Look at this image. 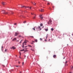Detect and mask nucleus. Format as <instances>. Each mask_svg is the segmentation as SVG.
Instances as JSON below:
<instances>
[{"mask_svg": "<svg viewBox=\"0 0 73 73\" xmlns=\"http://www.w3.org/2000/svg\"><path fill=\"white\" fill-rule=\"evenodd\" d=\"M30 37H32V38H34V37L33 36H30Z\"/></svg>", "mask_w": 73, "mask_h": 73, "instance_id": "20", "label": "nucleus"}, {"mask_svg": "<svg viewBox=\"0 0 73 73\" xmlns=\"http://www.w3.org/2000/svg\"><path fill=\"white\" fill-rule=\"evenodd\" d=\"M47 5H50V3H48Z\"/></svg>", "mask_w": 73, "mask_h": 73, "instance_id": "27", "label": "nucleus"}, {"mask_svg": "<svg viewBox=\"0 0 73 73\" xmlns=\"http://www.w3.org/2000/svg\"><path fill=\"white\" fill-rule=\"evenodd\" d=\"M45 41H46V40H45Z\"/></svg>", "mask_w": 73, "mask_h": 73, "instance_id": "46", "label": "nucleus"}, {"mask_svg": "<svg viewBox=\"0 0 73 73\" xmlns=\"http://www.w3.org/2000/svg\"><path fill=\"white\" fill-rule=\"evenodd\" d=\"M36 29L37 30L38 29H39V30H40V31L41 30V27H40V26H38V27H36Z\"/></svg>", "mask_w": 73, "mask_h": 73, "instance_id": "3", "label": "nucleus"}, {"mask_svg": "<svg viewBox=\"0 0 73 73\" xmlns=\"http://www.w3.org/2000/svg\"><path fill=\"white\" fill-rule=\"evenodd\" d=\"M28 46H30L31 47H32V46L30 45H28Z\"/></svg>", "mask_w": 73, "mask_h": 73, "instance_id": "31", "label": "nucleus"}, {"mask_svg": "<svg viewBox=\"0 0 73 73\" xmlns=\"http://www.w3.org/2000/svg\"><path fill=\"white\" fill-rule=\"evenodd\" d=\"M19 58H21V57L19 56Z\"/></svg>", "mask_w": 73, "mask_h": 73, "instance_id": "52", "label": "nucleus"}, {"mask_svg": "<svg viewBox=\"0 0 73 73\" xmlns=\"http://www.w3.org/2000/svg\"><path fill=\"white\" fill-rule=\"evenodd\" d=\"M16 57H17V55H16Z\"/></svg>", "mask_w": 73, "mask_h": 73, "instance_id": "54", "label": "nucleus"}, {"mask_svg": "<svg viewBox=\"0 0 73 73\" xmlns=\"http://www.w3.org/2000/svg\"><path fill=\"white\" fill-rule=\"evenodd\" d=\"M24 62H23V63H22V65H24Z\"/></svg>", "mask_w": 73, "mask_h": 73, "instance_id": "34", "label": "nucleus"}, {"mask_svg": "<svg viewBox=\"0 0 73 73\" xmlns=\"http://www.w3.org/2000/svg\"><path fill=\"white\" fill-rule=\"evenodd\" d=\"M16 66V67H19V66L20 67V66Z\"/></svg>", "mask_w": 73, "mask_h": 73, "instance_id": "22", "label": "nucleus"}, {"mask_svg": "<svg viewBox=\"0 0 73 73\" xmlns=\"http://www.w3.org/2000/svg\"><path fill=\"white\" fill-rule=\"evenodd\" d=\"M24 49H23V50H21V52L23 51H24Z\"/></svg>", "mask_w": 73, "mask_h": 73, "instance_id": "24", "label": "nucleus"}, {"mask_svg": "<svg viewBox=\"0 0 73 73\" xmlns=\"http://www.w3.org/2000/svg\"><path fill=\"white\" fill-rule=\"evenodd\" d=\"M43 25L41 23L40 24V26H41V27H42V25Z\"/></svg>", "mask_w": 73, "mask_h": 73, "instance_id": "21", "label": "nucleus"}, {"mask_svg": "<svg viewBox=\"0 0 73 73\" xmlns=\"http://www.w3.org/2000/svg\"><path fill=\"white\" fill-rule=\"evenodd\" d=\"M33 44V43H31V44Z\"/></svg>", "mask_w": 73, "mask_h": 73, "instance_id": "50", "label": "nucleus"}, {"mask_svg": "<svg viewBox=\"0 0 73 73\" xmlns=\"http://www.w3.org/2000/svg\"><path fill=\"white\" fill-rule=\"evenodd\" d=\"M16 40V38H14L13 40L12 41H14Z\"/></svg>", "mask_w": 73, "mask_h": 73, "instance_id": "7", "label": "nucleus"}, {"mask_svg": "<svg viewBox=\"0 0 73 73\" xmlns=\"http://www.w3.org/2000/svg\"><path fill=\"white\" fill-rule=\"evenodd\" d=\"M29 8H30V9H31V7H29Z\"/></svg>", "mask_w": 73, "mask_h": 73, "instance_id": "37", "label": "nucleus"}, {"mask_svg": "<svg viewBox=\"0 0 73 73\" xmlns=\"http://www.w3.org/2000/svg\"><path fill=\"white\" fill-rule=\"evenodd\" d=\"M21 72H20V73H21Z\"/></svg>", "mask_w": 73, "mask_h": 73, "instance_id": "51", "label": "nucleus"}, {"mask_svg": "<svg viewBox=\"0 0 73 73\" xmlns=\"http://www.w3.org/2000/svg\"><path fill=\"white\" fill-rule=\"evenodd\" d=\"M67 62H68V61H66L65 63V65H66V64H67Z\"/></svg>", "mask_w": 73, "mask_h": 73, "instance_id": "23", "label": "nucleus"}, {"mask_svg": "<svg viewBox=\"0 0 73 73\" xmlns=\"http://www.w3.org/2000/svg\"><path fill=\"white\" fill-rule=\"evenodd\" d=\"M56 57V55H54L53 56V57H54V58H55V57Z\"/></svg>", "mask_w": 73, "mask_h": 73, "instance_id": "10", "label": "nucleus"}, {"mask_svg": "<svg viewBox=\"0 0 73 73\" xmlns=\"http://www.w3.org/2000/svg\"><path fill=\"white\" fill-rule=\"evenodd\" d=\"M3 66L4 67H5V66H4V65H3Z\"/></svg>", "mask_w": 73, "mask_h": 73, "instance_id": "39", "label": "nucleus"}, {"mask_svg": "<svg viewBox=\"0 0 73 73\" xmlns=\"http://www.w3.org/2000/svg\"><path fill=\"white\" fill-rule=\"evenodd\" d=\"M26 23V21H25L23 22V23Z\"/></svg>", "mask_w": 73, "mask_h": 73, "instance_id": "28", "label": "nucleus"}, {"mask_svg": "<svg viewBox=\"0 0 73 73\" xmlns=\"http://www.w3.org/2000/svg\"><path fill=\"white\" fill-rule=\"evenodd\" d=\"M70 73H72V72H70Z\"/></svg>", "mask_w": 73, "mask_h": 73, "instance_id": "55", "label": "nucleus"}, {"mask_svg": "<svg viewBox=\"0 0 73 73\" xmlns=\"http://www.w3.org/2000/svg\"><path fill=\"white\" fill-rule=\"evenodd\" d=\"M18 63H19V64H20V62H18Z\"/></svg>", "mask_w": 73, "mask_h": 73, "instance_id": "41", "label": "nucleus"}, {"mask_svg": "<svg viewBox=\"0 0 73 73\" xmlns=\"http://www.w3.org/2000/svg\"><path fill=\"white\" fill-rule=\"evenodd\" d=\"M16 24H17V23H15L14 24V25H16Z\"/></svg>", "mask_w": 73, "mask_h": 73, "instance_id": "35", "label": "nucleus"}, {"mask_svg": "<svg viewBox=\"0 0 73 73\" xmlns=\"http://www.w3.org/2000/svg\"><path fill=\"white\" fill-rule=\"evenodd\" d=\"M33 50V51H34V50Z\"/></svg>", "mask_w": 73, "mask_h": 73, "instance_id": "48", "label": "nucleus"}, {"mask_svg": "<svg viewBox=\"0 0 73 73\" xmlns=\"http://www.w3.org/2000/svg\"><path fill=\"white\" fill-rule=\"evenodd\" d=\"M2 4H3V5H4L5 4V3L4 2H3L2 3Z\"/></svg>", "mask_w": 73, "mask_h": 73, "instance_id": "6", "label": "nucleus"}, {"mask_svg": "<svg viewBox=\"0 0 73 73\" xmlns=\"http://www.w3.org/2000/svg\"><path fill=\"white\" fill-rule=\"evenodd\" d=\"M2 12H3V13H5V11H2Z\"/></svg>", "mask_w": 73, "mask_h": 73, "instance_id": "17", "label": "nucleus"}, {"mask_svg": "<svg viewBox=\"0 0 73 73\" xmlns=\"http://www.w3.org/2000/svg\"><path fill=\"white\" fill-rule=\"evenodd\" d=\"M36 15H35V16H34V17L33 18V19H35V18H36Z\"/></svg>", "mask_w": 73, "mask_h": 73, "instance_id": "14", "label": "nucleus"}, {"mask_svg": "<svg viewBox=\"0 0 73 73\" xmlns=\"http://www.w3.org/2000/svg\"><path fill=\"white\" fill-rule=\"evenodd\" d=\"M33 29L34 31H35V27H34V28H33Z\"/></svg>", "mask_w": 73, "mask_h": 73, "instance_id": "19", "label": "nucleus"}, {"mask_svg": "<svg viewBox=\"0 0 73 73\" xmlns=\"http://www.w3.org/2000/svg\"><path fill=\"white\" fill-rule=\"evenodd\" d=\"M35 41L36 42H37V39H35Z\"/></svg>", "mask_w": 73, "mask_h": 73, "instance_id": "16", "label": "nucleus"}, {"mask_svg": "<svg viewBox=\"0 0 73 73\" xmlns=\"http://www.w3.org/2000/svg\"><path fill=\"white\" fill-rule=\"evenodd\" d=\"M73 67H72V68H71V70L72 69H73Z\"/></svg>", "mask_w": 73, "mask_h": 73, "instance_id": "26", "label": "nucleus"}, {"mask_svg": "<svg viewBox=\"0 0 73 73\" xmlns=\"http://www.w3.org/2000/svg\"><path fill=\"white\" fill-rule=\"evenodd\" d=\"M7 49H6L5 50V52H7Z\"/></svg>", "mask_w": 73, "mask_h": 73, "instance_id": "32", "label": "nucleus"}, {"mask_svg": "<svg viewBox=\"0 0 73 73\" xmlns=\"http://www.w3.org/2000/svg\"><path fill=\"white\" fill-rule=\"evenodd\" d=\"M32 3L34 5H36V3H35V2Z\"/></svg>", "mask_w": 73, "mask_h": 73, "instance_id": "13", "label": "nucleus"}, {"mask_svg": "<svg viewBox=\"0 0 73 73\" xmlns=\"http://www.w3.org/2000/svg\"><path fill=\"white\" fill-rule=\"evenodd\" d=\"M51 29L52 31H53V30H54V29H53V28H51Z\"/></svg>", "mask_w": 73, "mask_h": 73, "instance_id": "15", "label": "nucleus"}, {"mask_svg": "<svg viewBox=\"0 0 73 73\" xmlns=\"http://www.w3.org/2000/svg\"><path fill=\"white\" fill-rule=\"evenodd\" d=\"M25 52H27V51H28V50H25Z\"/></svg>", "mask_w": 73, "mask_h": 73, "instance_id": "44", "label": "nucleus"}, {"mask_svg": "<svg viewBox=\"0 0 73 73\" xmlns=\"http://www.w3.org/2000/svg\"><path fill=\"white\" fill-rule=\"evenodd\" d=\"M42 16V15H41L39 16L40 19H43V17Z\"/></svg>", "mask_w": 73, "mask_h": 73, "instance_id": "4", "label": "nucleus"}, {"mask_svg": "<svg viewBox=\"0 0 73 73\" xmlns=\"http://www.w3.org/2000/svg\"><path fill=\"white\" fill-rule=\"evenodd\" d=\"M3 46H2V48H1V50L2 51H3Z\"/></svg>", "mask_w": 73, "mask_h": 73, "instance_id": "18", "label": "nucleus"}, {"mask_svg": "<svg viewBox=\"0 0 73 73\" xmlns=\"http://www.w3.org/2000/svg\"><path fill=\"white\" fill-rule=\"evenodd\" d=\"M11 14H13V12H12V11H11Z\"/></svg>", "mask_w": 73, "mask_h": 73, "instance_id": "33", "label": "nucleus"}, {"mask_svg": "<svg viewBox=\"0 0 73 73\" xmlns=\"http://www.w3.org/2000/svg\"><path fill=\"white\" fill-rule=\"evenodd\" d=\"M18 34H19V33H15V36H17V35Z\"/></svg>", "mask_w": 73, "mask_h": 73, "instance_id": "5", "label": "nucleus"}, {"mask_svg": "<svg viewBox=\"0 0 73 73\" xmlns=\"http://www.w3.org/2000/svg\"><path fill=\"white\" fill-rule=\"evenodd\" d=\"M26 47H27V46H25V48H26Z\"/></svg>", "mask_w": 73, "mask_h": 73, "instance_id": "47", "label": "nucleus"}, {"mask_svg": "<svg viewBox=\"0 0 73 73\" xmlns=\"http://www.w3.org/2000/svg\"><path fill=\"white\" fill-rule=\"evenodd\" d=\"M11 39H12V38H11Z\"/></svg>", "mask_w": 73, "mask_h": 73, "instance_id": "56", "label": "nucleus"}, {"mask_svg": "<svg viewBox=\"0 0 73 73\" xmlns=\"http://www.w3.org/2000/svg\"><path fill=\"white\" fill-rule=\"evenodd\" d=\"M45 31H48V29L47 28V29H45Z\"/></svg>", "mask_w": 73, "mask_h": 73, "instance_id": "11", "label": "nucleus"}, {"mask_svg": "<svg viewBox=\"0 0 73 73\" xmlns=\"http://www.w3.org/2000/svg\"><path fill=\"white\" fill-rule=\"evenodd\" d=\"M31 15H33V14L32 13H31Z\"/></svg>", "mask_w": 73, "mask_h": 73, "instance_id": "49", "label": "nucleus"}, {"mask_svg": "<svg viewBox=\"0 0 73 73\" xmlns=\"http://www.w3.org/2000/svg\"><path fill=\"white\" fill-rule=\"evenodd\" d=\"M23 18H25V17L24 16H23Z\"/></svg>", "mask_w": 73, "mask_h": 73, "instance_id": "38", "label": "nucleus"}, {"mask_svg": "<svg viewBox=\"0 0 73 73\" xmlns=\"http://www.w3.org/2000/svg\"><path fill=\"white\" fill-rule=\"evenodd\" d=\"M11 49H16V48L13 47L12 48H11Z\"/></svg>", "mask_w": 73, "mask_h": 73, "instance_id": "9", "label": "nucleus"}, {"mask_svg": "<svg viewBox=\"0 0 73 73\" xmlns=\"http://www.w3.org/2000/svg\"><path fill=\"white\" fill-rule=\"evenodd\" d=\"M40 40H42V39L41 38H40Z\"/></svg>", "mask_w": 73, "mask_h": 73, "instance_id": "36", "label": "nucleus"}, {"mask_svg": "<svg viewBox=\"0 0 73 73\" xmlns=\"http://www.w3.org/2000/svg\"><path fill=\"white\" fill-rule=\"evenodd\" d=\"M24 57H26V56L25 55Z\"/></svg>", "mask_w": 73, "mask_h": 73, "instance_id": "45", "label": "nucleus"}, {"mask_svg": "<svg viewBox=\"0 0 73 73\" xmlns=\"http://www.w3.org/2000/svg\"><path fill=\"white\" fill-rule=\"evenodd\" d=\"M5 14H8V12H5Z\"/></svg>", "mask_w": 73, "mask_h": 73, "instance_id": "25", "label": "nucleus"}, {"mask_svg": "<svg viewBox=\"0 0 73 73\" xmlns=\"http://www.w3.org/2000/svg\"><path fill=\"white\" fill-rule=\"evenodd\" d=\"M25 7V8H27V7H26L25 6H22L21 7V8H23V7Z\"/></svg>", "mask_w": 73, "mask_h": 73, "instance_id": "8", "label": "nucleus"}, {"mask_svg": "<svg viewBox=\"0 0 73 73\" xmlns=\"http://www.w3.org/2000/svg\"><path fill=\"white\" fill-rule=\"evenodd\" d=\"M47 36H46V38H47Z\"/></svg>", "mask_w": 73, "mask_h": 73, "instance_id": "53", "label": "nucleus"}, {"mask_svg": "<svg viewBox=\"0 0 73 73\" xmlns=\"http://www.w3.org/2000/svg\"><path fill=\"white\" fill-rule=\"evenodd\" d=\"M19 54H20V56H21V52H19Z\"/></svg>", "mask_w": 73, "mask_h": 73, "instance_id": "30", "label": "nucleus"}, {"mask_svg": "<svg viewBox=\"0 0 73 73\" xmlns=\"http://www.w3.org/2000/svg\"><path fill=\"white\" fill-rule=\"evenodd\" d=\"M27 8H29V7H27Z\"/></svg>", "mask_w": 73, "mask_h": 73, "instance_id": "40", "label": "nucleus"}, {"mask_svg": "<svg viewBox=\"0 0 73 73\" xmlns=\"http://www.w3.org/2000/svg\"><path fill=\"white\" fill-rule=\"evenodd\" d=\"M19 37H21V35H19Z\"/></svg>", "mask_w": 73, "mask_h": 73, "instance_id": "29", "label": "nucleus"}, {"mask_svg": "<svg viewBox=\"0 0 73 73\" xmlns=\"http://www.w3.org/2000/svg\"><path fill=\"white\" fill-rule=\"evenodd\" d=\"M27 42H28V41L27 40H25V41L23 42V47L24 48V44H25V45H27Z\"/></svg>", "mask_w": 73, "mask_h": 73, "instance_id": "1", "label": "nucleus"}, {"mask_svg": "<svg viewBox=\"0 0 73 73\" xmlns=\"http://www.w3.org/2000/svg\"><path fill=\"white\" fill-rule=\"evenodd\" d=\"M41 12H44V9H41Z\"/></svg>", "mask_w": 73, "mask_h": 73, "instance_id": "12", "label": "nucleus"}, {"mask_svg": "<svg viewBox=\"0 0 73 73\" xmlns=\"http://www.w3.org/2000/svg\"><path fill=\"white\" fill-rule=\"evenodd\" d=\"M33 42H35L34 41H33Z\"/></svg>", "mask_w": 73, "mask_h": 73, "instance_id": "42", "label": "nucleus"}, {"mask_svg": "<svg viewBox=\"0 0 73 73\" xmlns=\"http://www.w3.org/2000/svg\"><path fill=\"white\" fill-rule=\"evenodd\" d=\"M52 20H51V19H50L49 20V22H48V24H52Z\"/></svg>", "mask_w": 73, "mask_h": 73, "instance_id": "2", "label": "nucleus"}, {"mask_svg": "<svg viewBox=\"0 0 73 73\" xmlns=\"http://www.w3.org/2000/svg\"><path fill=\"white\" fill-rule=\"evenodd\" d=\"M25 49H27V48H25Z\"/></svg>", "mask_w": 73, "mask_h": 73, "instance_id": "43", "label": "nucleus"}]
</instances>
